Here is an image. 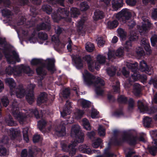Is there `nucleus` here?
I'll return each instance as SVG.
<instances>
[{
    "label": "nucleus",
    "mask_w": 157,
    "mask_h": 157,
    "mask_svg": "<svg viewBox=\"0 0 157 157\" xmlns=\"http://www.w3.org/2000/svg\"><path fill=\"white\" fill-rule=\"evenodd\" d=\"M0 47L2 48L0 49L2 50V52L7 59V62L10 63L15 65L16 62H21L18 54L15 51L12 52V55L10 54V49L8 46V44L5 37H0Z\"/></svg>",
    "instance_id": "f257e3e1"
},
{
    "label": "nucleus",
    "mask_w": 157,
    "mask_h": 157,
    "mask_svg": "<svg viewBox=\"0 0 157 157\" xmlns=\"http://www.w3.org/2000/svg\"><path fill=\"white\" fill-rule=\"evenodd\" d=\"M48 63L47 64L43 63L42 64V66L39 67L36 69L37 74L41 76L40 78V81L41 83L42 81L47 74V72L44 68V67L46 68L52 74L54 73L56 71L55 65V60L54 59H48Z\"/></svg>",
    "instance_id": "f03ea898"
},
{
    "label": "nucleus",
    "mask_w": 157,
    "mask_h": 157,
    "mask_svg": "<svg viewBox=\"0 0 157 157\" xmlns=\"http://www.w3.org/2000/svg\"><path fill=\"white\" fill-rule=\"evenodd\" d=\"M83 75L84 83L87 86H90L92 85L96 86L99 84L101 86H104L105 84L104 80L99 77H97L94 82L92 80L95 79L94 76L86 70H84Z\"/></svg>",
    "instance_id": "7ed1b4c3"
},
{
    "label": "nucleus",
    "mask_w": 157,
    "mask_h": 157,
    "mask_svg": "<svg viewBox=\"0 0 157 157\" xmlns=\"http://www.w3.org/2000/svg\"><path fill=\"white\" fill-rule=\"evenodd\" d=\"M52 17L56 22H58L62 19H64L67 22H70L71 21V18L69 16V11L65 8H59L57 10V13H54Z\"/></svg>",
    "instance_id": "20e7f679"
},
{
    "label": "nucleus",
    "mask_w": 157,
    "mask_h": 157,
    "mask_svg": "<svg viewBox=\"0 0 157 157\" xmlns=\"http://www.w3.org/2000/svg\"><path fill=\"white\" fill-rule=\"evenodd\" d=\"M121 20L123 23H126L130 29H132L136 25V23L133 20H129L131 14L127 9H122L118 13Z\"/></svg>",
    "instance_id": "39448f33"
},
{
    "label": "nucleus",
    "mask_w": 157,
    "mask_h": 157,
    "mask_svg": "<svg viewBox=\"0 0 157 157\" xmlns=\"http://www.w3.org/2000/svg\"><path fill=\"white\" fill-rule=\"evenodd\" d=\"M138 63L137 62L134 63H130L128 65V67L133 73L131 75V78L133 79V81H136L138 80H141L145 82L147 80V77L146 75L141 74L139 73L138 71L139 68H138Z\"/></svg>",
    "instance_id": "423d86ee"
},
{
    "label": "nucleus",
    "mask_w": 157,
    "mask_h": 157,
    "mask_svg": "<svg viewBox=\"0 0 157 157\" xmlns=\"http://www.w3.org/2000/svg\"><path fill=\"white\" fill-rule=\"evenodd\" d=\"M141 45L142 48L139 47L136 48V52L138 57H141L145 55V52L143 48H144L145 51L149 54L151 53V47L148 40L143 38L141 40Z\"/></svg>",
    "instance_id": "0eeeda50"
},
{
    "label": "nucleus",
    "mask_w": 157,
    "mask_h": 157,
    "mask_svg": "<svg viewBox=\"0 0 157 157\" xmlns=\"http://www.w3.org/2000/svg\"><path fill=\"white\" fill-rule=\"evenodd\" d=\"M78 126L74 125L71 128V136L75 137L74 141L78 144L82 143L84 140V134L81 131H80Z\"/></svg>",
    "instance_id": "6e6552de"
},
{
    "label": "nucleus",
    "mask_w": 157,
    "mask_h": 157,
    "mask_svg": "<svg viewBox=\"0 0 157 157\" xmlns=\"http://www.w3.org/2000/svg\"><path fill=\"white\" fill-rule=\"evenodd\" d=\"M11 111L12 115L15 118L18 120L21 124H23L26 119L27 117L21 113L18 105L12 104Z\"/></svg>",
    "instance_id": "1a4fd4ad"
},
{
    "label": "nucleus",
    "mask_w": 157,
    "mask_h": 157,
    "mask_svg": "<svg viewBox=\"0 0 157 157\" xmlns=\"http://www.w3.org/2000/svg\"><path fill=\"white\" fill-rule=\"evenodd\" d=\"M78 144L75 141L68 145L64 142L61 143L62 151L64 152H68L70 155L71 156L75 155L76 151L75 147Z\"/></svg>",
    "instance_id": "9d476101"
},
{
    "label": "nucleus",
    "mask_w": 157,
    "mask_h": 157,
    "mask_svg": "<svg viewBox=\"0 0 157 157\" xmlns=\"http://www.w3.org/2000/svg\"><path fill=\"white\" fill-rule=\"evenodd\" d=\"M51 29V25L49 24H46L43 22L37 24L32 32L31 36L29 37V40L31 41L33 39H34V37L37 34L38 32L43 30H46L49 31Z\"/></svg>",
    "instance_id": "9b49d317"
},
{
    "label": "nucleus",
    "mask_w": 157,
    "mask_h": 157,
    "mask_svg": "<svg viewBox=\"0 0 157 157\" xmlns=\"http://www.w3.org/2000/svg\"><path fill=\"white\" fill-rule=\"evenodd\" d=\"M137 106L141 112L145 113L151 114L154 113L157 111L156 107H152L149 108L147 105L144 104L141 100L138 101Z\"/></svg>",
    "instance_id": "f8f14e48"
},
{
    "label": "nucleus",
    "mask_w": 157,
    "mask_h": 157,
    "mask_svg": "<svg viewBox=\"0 0 157 157\" xmlns=\"http://www.w3.org/2000/svg\"><path fill=\"white\" fill-rule=\"evenodd\" d=\"M151 134L155 146L151 147L148 146L147 148L149 150L150 153L153 155L155 156L157 150V132L153 131L151 132Z\"/></svg>",
    "instance_id": "ddd939ff"
},
{
    "label": "nucleus",
    "mask_w": 157,
    "mask_h": 157,
    "mask_svg": "<svg viewBox=\"0 0 157 157\" xmlns=\"http://www.w3.org/2000/svg\"><path fill=\"white\" fill-rule=\"evenodd\" d=\"M67 121H62L61 124L56 129V132L59 136H63L66 133V125L68 124Z\"/></svg>",
    "instance_id": "4468645a"
},
{
    "label": "nucleus",
    "mask_w": 157,
    "mask_h": 157,
    "mask_svg": "<svg viewBox=\"0 0 157 157\" xmlns=\"http://www.w3.org/2000/svg\"><path fill=\"white\" fill-rule=\"evenodd\" d=\"M72 60L74 65L78 69H81L83 67V61L81 57L79 56H74L72 57Z\"/></svg>",
    "instance_id": "2eb2a0df"
},
{
    "label": "nucleus",
    "mask_w": 157,
    "mask_h": 157,
    "mask_svg": "<svg viewBox=\"0 0 157 157\" xmlns=\"http://www.w3.org/2000/svg\"><path fill=\"white\" fill-rule=\"evenodd\" d=\"M82 59L87 63L89 70L93 72L94 70V62L91 56L89 55H85L82 57Z\"/></svg>",
    "instance_id": "dca6fc26"
},
{
    "label": "nucleus",
    "mask_w": 157,
    "mask_h": 157,
    "mask_svg": "<svg viewBox=\"0 0 157 157\" xmlns=\"http://www.w3.org/2000/svg\"><path fill=\"white\" fill-rule=\"evenodd\" d=\"M71 102L68 100L67 101L65 106L63 108V111L61 112V116L63 117H64L67 115H69L71 113Z\"/></svg>",
    "instance_id": "f3484780"
},
{
    "label": "nucleus",
    "mask_w": 157,
    "mask_h": 157,
    "mask_svg": "<svg viewBox=\"0 0 157 157\" xmlns=\"http://www.w3.org/2000/svg\"><path fill=\"white\" fill-rule=\"evenodd\" d=\"M139 70L142 72H145L149 75H151L152 74V72L149 70L148 66L147 63L144 60H142L140 62Z\"/></svg>",
    "instance_id": "a211bd4d"
},
{
    "label": "nucleus",
    "mask_w": 157,
    "mask_h": 157,
    "mask_svg": "<svg viewBox=\"0 0 157 157\" xmlns=\"http://www.w3.org/2000/svg\"><path fill=\"white\" fill-rule=\"evenodd\" d=\"M47 94L45 92L40 93L37 98V103L38 105H40L42 103H45L47 100Z\"/></svg>",
    "instance_id": "6ab92c4d"
},
{
    "label": "nucleus",
    "mask_w": 157,
    "mask_h": 157,
    "mask_svg": "<svg viewBox=\"0 0 157 157\" xmlns=\"http://www.w3.org/2000/svg\"><path fill=\"white\" fill-rule=\"evenodd\" d=\"M80 148L81 149V151L84 153H87L89 154L91 153H96L98 150H93L91 151L90 149L89 148L87 145L86 144L83 145L80 147Z\"/></svg>",
    "instance_id": "aec40b11"
},
{
    "label": "nucleus",
    "mask_w": 157,
    "mask_h": 157,
    "mask_svg": "<svg viewBox=\"0 0 157 157\" xmlns=\"http://www.w3.org/2000/svg\"><path fill=\"white\" fill-rule=\"evenodd\" d=\"M151 23L149 21H148L147 23L143 24L140 27V32L145 33L149 30L151 27Z\"/></svg>",
    "instance_id": "412c9836"
},
{
    "label": "nucleus",
    "mask_w": 157,
    "mask_h": 157,
    "mask_svg": "<svg viewBox=\"0 0 157 157\" xmlns=\"http://www.w3.org/2000/svg\"><path fill=\"white\" fill-rule=\"evenodd\" d=\"M104 17V15L103 12L97 10L94 12L93 18L94 21H98L103 18Z\"/></svg>",
    "instance_id": "4be33fe9"
},
{
    "label": "nucleus",
    "mask_w": 157,
    "mask_h": 157,
    "mask_svg": "<svg viewBox=\"0 0 157 157\" xmlns=\"http://www.w3.org/2000/svg\"><path fill=\"white\" fill-rule=\"evenodd\" d=\"M112 7L115 10H117L119 8L123 6V0H113L112 2Z\"/></svg>",
    "instance_id": "5701e85b"
},
{
    "label": "nucleus",
    "mask_w": 157,
    "mask_h": 157,
    "mask_svg": "<svg viewBox=\"0 0 157 157\" xmlns=\"http://www.w3.org/2000/svg\"><path fill=\"white\" fill-rule=\"evenodd\" d=\"M25 98L29 104H32L34 101L35 97L33 91L29 92L25 96Z\"/></svg>",
    "instance_id": "b1692460"
},
{
    "label": "nucleus",
    "mask_w": 157,
    "mask_h": 157,
    "mask_svg": "<svg viewBox=\"0 0 157 157\" xmlns=\"http://www.w3.org/2000/svg\"><path fill=\"white\" fill-rule=\"evenodd\" d=\"M102 142V140L100 138H98L94 139L92 141V146L94 148H98L100 147V148H102L101 144Z\"/></svg>",
    "instance_id": "393cba45"
},
{
    "label": "nucleus",
    "mask_w": 157,
    "mask_h": 157,
    "mask_svg": "<svg viewBox=\"0 0 157 157\" xmlns=\"http://www.w3.org/2000/svg\"><path fill=\"white\" fill-rule=\"evenodd\" d=\"M5 82L8 85L10 90H12L16 87V83L14 80L12 78H8L5 79Z\"/></svg>",
    "instance_id": "a878e982"
},
{
    "label": "nucleus",
    "mask_w": 157,
    "mask_h": 157,
    "mask_svg": "<svg viewBox=\"0 0 157 157\" xmlns=\"http://www.w3.org/2000/svg\"><path fill=\"white\" fill-rule=\"evenodd\" d=\"M118 36L120 39L122 40H124L126 39L127 36L126 32L122 28H119L117 29Z\"/></svg>",
    "instance_id": "bb28decb"
},
{
    "label": "nucleus",
    "mask_w": 157,
    "mask_h": 157,
    "mask_svg": "<svg viewBox=\"0 0 157 157\" xmlns=\"http://www.w3.org/2000/svg\"><path fill=\"white\" fill-rule=\"evenodd\" d=\"M141 92V87L140 84L135 83L133 86V93L136 96H139Z\"/></svg>",
    "instance_id": "cd10ccee"
},
{
    "label": "nucleus",
    "mask_w": 157,
    "mask_h": 157,
    "mask_svg": "<svg viewBox=\"0 0 157 157\" xmlns=\"http://www.w3.org/2000/svg\"><path fill=\"white\" fill-rule=\"evenodd\" d=\"M118 24V22L116 20H114L112 21H109L107 23V27L109 29H113L116 28Z\"/></svg>",
    "instance_id": "c85d7f7f"
},
{
    "label": "nucleus",
    "mask_w": 157,
    "mask_h": 157,
    "mask_svg": "<svg viewBox=\"0 0 157 157\" xmlns=\"http://www.w3.org/2000/svg\"><path fill=\"white\" fill-rule=\"evenodd\" d=\"M26 92L25 90L23 88L18 89L16 91V94L18 98H21L25 95Z\"/></svg>",
    "instance_id": "c756f323"
},
{
    "label": "nucleus",
    "mask_w": 157,
    "mask_h": 157,
    "mask_svg": "<svg viewBox=\"0 0 157 157\" xmlns=\"http://www.w3.org/2000/svg\"><path fill=\"white\" fill-rule=\"evenodd\" d=\"M82 124L83 128L87 130H90L91 129V127L90 123L86 118H84L82 121Z\"/></svg>",
    "instance_id": "7c9ffc66"
},
{
    "label": "nucleus",
    "mask_w": 157,
    "mask_h": 157,
    "mask_svg": "<svg viewBox=\"0 0 157 157\" xmlns=\"http://www.w3.org/2000/svg\"><path fill=\"white\" fill-rule=\"evenodd\" d=\"M117 102L121 104H126L128 102L127 97L123 95L118 96L117 98Z\"/></svg>",
    "instance_id": "2f4dec72"
},
{
    "label": "nucleus",
    "mask_w": 157,
    "mask_h": 157,
    "mask_svg": "<svg viewBox=\"0 0 157 157\" xmlns=\"http://www.w3.org/2000/svg\"><path fill=\"white\" fill-rule=\"evenodd\" d=\"M78 9L76 8L72 7L71 8V17H76L80 14Z\"/></svg>",
    "instance_id": "473e14b6"
},
{
    "label": "nucleus",
    "mask_w": 157,
    "mask_h": 157,
    "mask_svg": "<svg viewBox=\"0 0 157 157\" xmlns=\"http://www.w3.org/2000/svg\"><path fill=\"white\" fill-rule=\"evenodd\" d=\"M22 69H23V72L28 74L29 75L33 74V71L31 70L29 66H24L23 65Z\"/></svg>",
    "instance_id": "72a5a7b5"
},
{
    "label": "nucleus",
    "mask_w": 157,
    "mask_h": 157,
    "mask_svg": "<svg viewBox=\"0 0 157 157\" xmlns=\"http://www.w3.org/2000/svg\"><path fill=\"white\" fill-rule=\"evenodd\" d=\"M152 121L151 118L146 117L143 119V124L144 126L147 128H149Z\"/></svg>",
    "instance_id": "f704fd0d"
},
{
    "label": "nucleus",
    "mask_w": 157,
    "mask_h": 157,
    "mask_svg": "<svg viewBox=\"0 0 157 157\" xmlns=\"http://www.w3.org/2000/svg\"><path fill=\"white\" fill-rule=\"evenodd\" d=\"M134 101L132 98H130L128 101V111L129 112H132L134 107Z\"/></svg>",
    "instance_id": "c9c22d12"
},
{
    "label": "nucleus",
    "mask_w": 157,
    "mask_h": 157,
    "mask_svg": "<svg viewBox=\"0 0 157 157\" xmlns=\"http://www.w3.org/2000/svg\"><path fill=\"white\" fill-rule=\"evenodd\" d=\"M42 10L46 12L48 14H50L52 12V9L50 5H44L42 7Z\"/></svg>",
    "instance_id": "e433bc0d"
},
{
    "label": "nucleus",
    "mask_w": 157,
    "mask_h": 157,
    "mask_svg": "<svg viewBox=\"0 0 157 157\" xmlns=\"http://www.w3.org/2000/svg\"><path fill=\"white\" fill-rule=\"evenodd\" d=\"M70 92L69 89L66 88L63 89L61 93L62 97L65 99L68 98L70 96Z\"/></svg>",
    "instance_id": "4c0bfd02"
},
{
    "label": "nucleus",
    "mask_w": 157,
    "mask_h": 157,
    "mask_svg": "<svg viewBox=\"0 0 157 157\" xmlns=\"http://www.w3.org/2000/svg\"><path fill=\"white\" fill-rule=\"evenodd\" d=\"M5 120L6 123L9 126H14L15 124V123L10 115L6 118Z\"/></svg>",
    "instance_id": "58836bf2"
},
{
    "label": "nucleus",
    "mask_w": 157,
    "mask_h": 157,
    "mask_svg": "<svg viewBox=\"0 0 157 157\" xmlns=\"http://www.w3.org/2000/svg\"><path fill=\"white\" fill-rule=\"evenodd\" d=\"M38 38L42 40H46L48 39V37L47 34L43 32H40L38 34Z\"/></svg>",
    "instance_id": "ea45409f"
},
{
    "label": "nucleus",
    "mask_w": 157,
    "mask_h": 157,
    "mask_svg": "<svg viewBox=\"0 0 157 157\" xmlns=\"http://www.w3.org/2000/svg\"><path fill=\"white\" fill-rule=\"evenodd\" d=\"M23 65V64H21V66L18 65H14V74H17L18 75L23 72V69H22Z\"/></svg>",
    "instance_id": "a19ab883"
},
{
    "label": "nucleus",
    "mask_w": 157,
    "mask_h": 157,
    "mask_svg": "<svg viewBox=\"0 0 157 157\" xmlns=\"http://www.w3.org/2000/svg\"><path fill=\"white\" fill-rule=\"evenodd\" d=\"M128 143L131 146H134L137 144V138L136 137H130L129 138Z\"/></svg>",
    "instance_id": "79ce46f5"
},
{
    "label": "nucleus",
    "mask_w": 157,
    "mask_h": 157,
    "mask_svg": "<svg viewBox=\"0 0 157 157\" xmlns=\"http://www.w3.org/2000/svg\"><path fill=\"white\" fill-rule=\"evenodd\" d=\"M14 66L11 67L9 65L5 69V72L7 74L9 75H11L13 74H14Z\"/></svg>",
    "instance_id": "37998d69"
},
{
    "label": "nucleus",
    "mask_w": 157,
    "mask_h": 157,
    "mask_svg": "<svg viewBox=\"0 0 157 157\" xmlns=\"http://www.w3.org/2000/svg\"><path fill=\"white\" fill-rule=\"evenodd\" d=\"M59 85L63 86L65 84L67 81V78L65 75H62L60 76L59 78Z\"/></svg>",
    "instance_id": "c03bdc74"
},
{
    "label": "nucleus",
    "mask_w": 157,
    "mask_h": 157,
    "mask_svg": "<svg viewBox=\"0 0 157 157\" xmlns=\"http://www.w3.org/2000/svg\"><path fill=\"white\" fill-rule=\"evenodd\" d=\"M10 130V135L12 138L14 139L18 136L19 132L15 129L11 128Z\"/></svg>",
    "instance_id": "a18cd8bd"
},
{
    "label": "nucleus",
    "mask_w": 157,
    "mask_h": 157,
    "mask_svg": "<svg viewBox=\"0 0 157 157\" xmlns=\"http://www.w3.org/2000/svg\"><path fill=\"white\" fill-rule=\"evenodd\" d=\"M42 60L40 59L34 58L31 61V64L33 66H36L42 64Z\"/></svg>",
    "instance_id": "49530a36"
},
{
    "label": "nucleus",
    "mask_w": 157,
    "mask_h": 157,
    "mask_svg": "<svg viewBox=\"0 0 157 157\" xmlns=\"http://www.w3.org/2000/svg\"><path fill=\"white\" fill-rule=\"evenodd\" d=\"M97 59L98 63L100 64H104L105 62V56L98 55L97 57Z\"/></svg>",
    "instance_id": "de8ad7c7"
},
{
    "label": "nucleus",
    "mask_w": 157,
    "mask_h": 157,
    "mask_svg": "<svg viewBox=\"0 0 157 157\" xmlns=\"http://www.w3.org/2000/svg\"><path fill=\"white\" fill-rule=\"evenodd\" d=\"M124 48L121 47L119 48L116 51L115 54L116 56L119 57H122L124 55Z\"/></svg>",
    "instance_id": "09e8293b"
},
{
    "label": "nucleus",
    "mask_w": 157,
    "mask_h": 157,
    "mask_svg": "<svg viewBox=\"0 0 157 157\" xmlns=\"http://www.w3.org/2000/svg\"><path fill=\"white\" fill-rule=\"evenodd\" d=\"M46 122L44 120L40 121L38 123V127L40 131H41L43 128H44L46 125Z\"/></svg>",
    "instance_id": "8fccbe9b"
},
{
    "label": "nucleus",
    "mask_w": 157,
    "mask_h": 157,
    "mask_svg": "<svg viewBox=\"0 0 157 157\" xmlns=\"http://www.w3.org/2000/svg\"><path fill=\"white\" fill-rule=\"evenodd\" d=\"M1 12L2 16L4 17H8L11 15V11L6 8L2 10Z\"/></svg>",
    "instance_id": "3c124183"
},
{
    "label": "nucleus",
    "mask_w": 157,
    "mask_h": 157,
    "mask_svg": "<svg viewBox=\"0 0 157 157\" xmlns=\"http://www.w3.org/2000/svg\"><path fill=\"white\" fill-rule=\"evenodd\" d=\"M132 46V42L129 40L126 41L124 46V50L127 52H128Z\"/></svg>",
    "instance_id": "603ef678"
},
{
    "label": "nucleus",
    "mask_w": 157,
    "mask_h": 157,
    "mask_svg": "<svg viewBox=\"0 0 157 157\" xmlns=\"http://www.w3.org/2000/svg\"><path fill=\"white\" fill-rule=\"evenodd\" d=\"M151 45L152 46L157 47V35L154 34L151 38Z\"/></svg>",
    "instance_id": "864d4df0"
},
{
    "label": "nucleus",
    "mask_w": 157,
    "mask_h": 157,
    "mask_svg": "<svg viewBox=\"0 0 157 157\" xmlns=\"http://www.w3.org/2000/svg\"><path fill=\"white\" fill-rule=\"evenodd\" d=\"M89 8V6L87 3L86 2H83L80 4V8L82 11H86Z\"/></svg>",
    "instance_id": "5fc2aeb1"
},
{
    "label": "nucleus",
    "mask_w": 157,
    "mask_h": 157,
    "mask_svg": "<svg viewBox=\"0 0 157 157\" xmlns=\"http://www.w3.org/2000/svg\"><path fill=\"white\" fill-rule=\"evenodd\" d=\"M84 111L80 109H78L75 113V114L76 116V119H80L84 115Z\"/></svg>",
    "instance_id": "6e6d98bb"
},
{
    "label": "nucleus",
    "mask_w": 157,
    "mask_h": 157,
    "mask_svg": "<svg viewBox=\"0 0 157 157\" xmlns=\"http://www.w3.org/2000/svg\"><path fill=\"white\" fill-rule=\"evenodd\" d=\"M108 59L110 60L111 59H115L116 54L115 52L113 50H109L107 54Z\"/></svg>",
    "instance_id": "4d7b16f0"
},
{
    "label": "nucleus",
    "mask_w": 157,
    "mask_h": 157,
    "mask_svg": "<svg viewBox=\"0 0 157 157\" xmlns=\"http://www.w3.org/2000/svg\"><path fill=\"white\" fill-rule=\"evenodd\" d=\"M105 42V38L102 36L98 38V44L99 47H103Z\"/></svg>",
    "instance_id": "13d9d810"
},
{
    "label": "nucleus",
    "mask_w": 157,
    "mask_h": 157,
    "mask_svg": "<svg viewBox=\"0 0 157 157\" xmlns=\"http://www.w3.org/2000/svg\"><path fill=\"white\" fill-rule=\"evenodd\" d=\"M1 102L3 105L6 107L9 103V101L7 97L3 96L1 98Z\"/></svg>",
    "instance_id": "bf43d9fd"
},
{
    "label": "nucleus",
    "mask_w": 157,
    "mask_h": 157,
    "mask_svg": "<svg viewBox=\"0 0 157 157\" xmlns=\"http://www.w3.org/2000/svg\"><path fill=\"white\" fill-rule=\"evenodd\" d=\"M123 108H119L118 110L115 111L113 113V115L116 117H119L121 115H123Z\"/></svg>",
    "instance_id": "052dcab7"
},
{
    "label": "nucleus",
    "mask_w": 157,
    "mask_h": 157,
    "mask_svg": "<svg viewBox=\"0 0 157 157\" xmlns=\"http://www.w3.org/2000/svg\"><path fill=\"white\" fill-rule=\"evenodd\" d=\"M81 104L83 108H88L90 106L91 102L89 101L84 100L82 101Z\"/></svg>",
    "instance_id": "680f3d73"
},
{
    "label": "nucleus",
    "mask_w": 157,
    "mask_h": 157,
    "mask_svg": "<svg viewBox=\"0 0 157 157\" xmlns=\"http://www.w3.org/2000/svg\"><path fill=\"white\" fill-rule=\"evenodd\" d=\"M36 154L35 151L31 148H29L28 150V157H36Z\"/></svg>",
    "instance_id": "e2e57ef3"
},
{
    "label": "nucleus",
    "mask_w": 157,
    "mask_h": 157,
    "mask_svg": "<svg viewBox=\"0 0 157 157\" xmlns=\"http://www.w3.org/2000/svg\"><path fill=\"white\" fill-rule=\"evenodd\" d=\"M7 153L6 148L3 145H0V155L1 156H5Z\"/></svg>",
    "instance_id": "0e129e2a"
},
{
    "label": "nucleus",
    "mask_w": 157,
    "mask_h": 157,
    "mask_svg": "<svg viewBox=\"0 0 157 157\" xmlns=\"http://www.w3.org/2000/svg\"><path fill=\"white\" fill-rule=\"evenodd\" d=\"M95 91L98 95H102L104 93L103 90L101 89L100 86H97L95 87Z\"/></svg>",
    "instance_id": "69168bd1"
},
{
    "label": "nucleus",
    "mask_w": 157,
    "mask_h": 157,
    "mask_svg": "<svg viewBox=\"0 0 157 157\" xmlns=\"http://www.w3.org/2000/svg\"><path fill=\"white\" fill-rule=\"evenodd\" d=\"M149 84L150 85L153 84L154 87L157 88V77L155 78L151 79L148 82Z\"/></svg>",
    "instance_id": "338daca9"
},
{
    "label": "nucleus",
    "mask_w": 157,
    "mask_h": 157,
    "mask_svg": "<svg viewBox=\"0 0 157 157\" xmlns=\"http://www.w3.org/2000/svg\"><path fill=\"white\" fill-rule=\"evenodd\" d=\"M98 134L100 136H105V131L102 126L100 125L98 129Z\"/></svg>",
    "instance_id": "774afa93"
}]
</instances>
